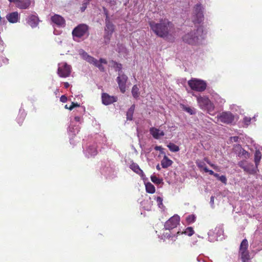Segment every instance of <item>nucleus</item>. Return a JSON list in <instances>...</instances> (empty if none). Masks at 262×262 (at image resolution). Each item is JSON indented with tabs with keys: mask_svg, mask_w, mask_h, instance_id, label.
Wrapping results in <instances>:
<instances>
[{
	"mask_svg": "<svg viewBox=\"0 0 262 262\" xmlns=\"http://www.w3.org/2000/svg\"><path fill=\"white\" fill-rule=\"evenodd\" d=\"M208 173L210 174V175H214V172L212 170H209L208 171Z\"/></svg>",
	"mask_w": 262,
	"mask_h": 262,
	"instance_id": "obj_56",
	"label": "nucleus"
},
{
	"mask_svg": "<svg viewBox=\"0 0 262 262\" xmlns=\"http://www.w3.org/2000/svg\"><path fill=\"white\" fill-rule=\"evenodd\" d=\"M60 100L61 102L65 103L67 101L68 98L65 95H62L60 98Z\"/></svg>",
	"mask_w": 262,
	"mask_h": 262,
	"instance_id": "obj_48",
	"label": "nucleus"
},
{
	"mask_svg": "<svg viewBox=\"0 0 262 262\" xmlns=\"http://www.w3.org/2000/svg\"><path fill=\"white\" fill-rule=\"evenodd\" d=\"M172 164V161L165 156V168L168 167Z\"/></svg>",
	"mask_w": 262,
	"mask_h": 262,
	"instance_id": "obj_38",
	"label": "nucleus"
},
{
	"mask_svg": "<svg viewBox=\"0 0 262 262\" xmlns=\"http://www.w3.org/2000/svg\"><path fill=\"white\" fill-rule=\"evenodd\" d=\"M81 55L82 57V58L85 59V60H86L88 62H89L90 63H91V62H93V61H94V59L95 58L90 56L88 54V53L84 51H82V52L81 53Z\"/></svg>",
	"mask_w": 262,
	"mask_h": 262,
	"instance_id": "obj_25",
	"label": "nucleus"
},
{
	"mask_svg": "<svg viewBox=\"0 0 262 262\" xmlns=\"http://www.w3.org/2000/svg\"><path fill=\"white\" fill-rule=\"evenodd\" d=\"M215 177H216V178H217V179H219V178L220 177V176L219 174L216 173H214V175H213Z\"/></svg>",
	"mask_w": 262,
	"mask_h": 262,
	"instance_id": "obj_57",
	"label": "nucleus"
},
{
	"mask_svg": "<svg viewBox=\"0 0 262 262\" xmlns=\"http://www.w3.org/2000/svg\"><path fill=\"white\" fill-rule=\"evenodd\" d=\"M161 165L162 166V167L163 168H164V160H162L161 161Z\"/></svg>",
	"mask_w": 262,
	"mask_h": 262,
	"instance_id": "obj_58",
	"label": "nucleus"
},
{
	"mask_svg": "<svg viewBox=\"0 0 262 262\" xmlns=\"http://www.w3.org/2000/svg\"><path fill=\"white\" fill-rule=\"evenodd\" d=\"M237 165L244 171L250 174H254L257 172V167H255L253 164L248 162L246 160L238 162Z\"/></svg>",
	"mask_w": 262,
	"mask_h": 262,
	"instance_id": "obj_8",
	"label": "nucleus"
},
{
	"mask_svg": "<svg viewBox=\"0 0 262 262\" xmlns=\"http://www.w3.org/2000/svg\"><path fill=\"white\" fill-rule=\"evenodd\" d=\"M195 218L196 217L194 215H189L186 217V222L188 224H191L194 222V221H195Z\"/></svg>",
	"mask_w": 262,
	"mask_h": 262,
	"instance_id": "obj_36",
	"label": "nucleus"
},
{
	"mask_svg": "<svg viewBox=\"0 0 262 262\" xmlns=\"http://www.w3.org/2000/svg\"><path fill=\"white\" fill-rule=\"evenodd\" d=\"M71 73V67L66 62H61L58 64L57 74L60 77L66 78L69 77Z\"/></svg>",
	"mask_w": 262,
	"mask_h": 262,
	"instance_id": "obj_6",
	"label": "nucleus"
},
{
	"mask_svg": "<svg viewBox=\"0 0 262 262\" xmlns=\"http://www.w3.org/2000/svg\"><path fill=\"white\" fill-rule=\"evenodd\" d=\"M146 191L149 193H154L155 192V186L150 182H147L145 184Z\"/></svg>",
	"mask_w": 262,
	"mask_h": 262,
	"instance_id": "obj_23",
	"label": "nucleus"
},
{
	"mask_svg": "<svg viewBox=\"0 0 262 262\" xmlns=\"http://www.w3.org/2000/svg\"><path fill=\"white\" fill-rule=\"evenodd\" d=\"M188 84L190 88L195 91L203 92L207 86L206 83L200 79L192 78L188 81Z\"/></svg>",
	"mask_w": 262,
	"mask_h": 262,
	"instance_id": "obj_3",
	"label": "nucleus"
},
{
	"mask_svg": "<svg viewBox=\"0 0 262 262\" xmlns=\"http://www.w3.org/2000/svg\"><path fill=\"white\" fill-rule=\"evenodd\" d=\"M115 30L114 25L110 21V20H105V27L104 31L105 32H110L113 33Z\"/></svg>",
	"mask_w": 262,
	"mask_h": 262,
	"instance_id": "obj_19",
	"label": "nucleus"
},
{
	"mask_svg": "<svg viewBox=\"0 0 262 262\" xmlns=\"http://www.w3.org/2000/svg\"><path fill=\"white\" fill-rule=\"evenodd\" d=\"M30 0H18L16 3V7L20 9H27L31 5Z\"/></svg>",
	"mask_w": 262,
	"mask_h": 262,
	"instance_id": "obj_16",
	"label": "nucleus"
},
{
	"mask_svg": "<svg viewBox=\"0 0 262 262\" xmlns=\"http://www.w3.org/2000/svg\"><path fill=\"white\" fill-rule=\"evenodd\" d=\"M183 110L190 115L195 114L196 113L195 110L194 108L189 106L183 105Z\"/></svg>",
	"mask_w": 262,
	"mask_h": 262,
	"instance_id": "obj_30",
	"label": "nucleus"
},
{
	"mask_svg": "<svg viewBox=\"0 0 262 262\" xmlns=\"http://www.w3.org/2000/svg\"><path fill=\"white\" fill-rule=\"evenodd\" d=\"M63 84H64V88L66 89L68 88L70 86V84L67 82H64Z\"/></svg>",
	"mask_w": 262,
	"mask_h": 262,
	"instance_id": "obj_51",
	"label": "nucleus"
},
{
	"mask_svg": "<svg viewBox=\"0 0 262 262\" xmlns=\"http://www.w3.org/2000/svg\"><path fill=\"white\" fill-rule=\"evenodd\" d=\"M7 20L11 23H16L19 19L18 13L17 12H13L7 15Z\"/></svg>",
	"mask_w": 262,
	"mask_h": 262,
	"instance_id": "obj_17",
	"label": "nucleus"
},
{
	"mask_svg": "<svg viewBox=\"0 0 262 262\" xmlns=\"http://www.w3.org/2000/svg\"><path fill=\"white\" fill-rule=\"evenodd\" d=\"M243 262H250V255L248 251L239 252Z\"/></svg>",
	"mask_w": 262,
	"mask_h": 262,
	"instance_id": "obj_22",
	"label": "nucleus"
},
{
	"mask_svg": "<svg viewBox=\"0 0 262 262\" xmlns=\"http://www.w3.org/2000/svg\"><path fill=\"white\" fill-rule=\"evenodd\" d=\"M103 9L104 13V14L106 16L105 20H109L108 13L107 10L105 7H103Z\"/></svg>",
	"mask_w": 262,
	"mask_h": 262,
	"instance_id": "obj_47",
	"label": "nucleus"
},
{
	"mask_svg": "<svg viewBox=\"0 0 262 262\" xmlns=\"http://www.w3.org/2000/svg\"><path fill=\"white\" fill-rule=\"evenodd\" d=\"M79 106V104L77 103L72 102L71 105L69 107L68 109L70 111L72 110L74 107Z\"/></svg>",
	"mask_w": 262,
	"mask_h": 262,
	"instance_id": "obj_43",
	"label": "nucleus"
},
{
	"mask_svg": "<svg viewBox=\"0 0 262 262\" xmlns=\"http://www.w3.org/2000/svg\"><path fill=\"white\" fill-rule=\"evenodd\" d=\"M98 61L100 63H101V64L102 63H104V64H106L107 63V61L106 60V59H103V58H100V60Z\"/></svg>",
	"mask_w": 262,
	"mask_h": 262,
	"instance_id": "obj_49",
	"label": "nucleus"
},
{
	"mask_svg": "<svg viewBox=\"0 0 262 262\" xmlns=\"http://www.w3.org/2000/svg\"><path fill=\"white\" fill-rule=\"evenodd\" d=\"M150 133L152 135V136L158 139L159 138L160 135H163V132H161L160 133V130L156 128L152 127L150 129Z\"/></svg>",
	"mask_w": 262,
	"mask_h": 262,
	"instance_id": "obj_21",
	"label": "nucleus"
},
{
	"mask_svg": "<svg viewBox=\"0 0 262 262\" xmlns=\"http://www.w3.org/2000/svg\"><path fill=\"white\" fill-rule=\"evenodd\" d=\"M149 25L151 29L158 36L163 37L164 36V24L161 21L160 23H156L154 21H150Z\"/></svg>",
	"mask_w": 262,
	"mask_h": 262,
	"instance_id": "obj_9",
	"label": "nucleus"
},
{
	"mask_svg": "<svg viewBox=\"0 0 262 262\" xmlns=\"http://www.w3.org/2000/svg\"><path fill=\"white\" fill-rule=\"evenodd\" d=\"M203 169L204 170L205 172H208V171L209 170L207 168V167L206 166L203 168Z\"/></svg>",
	"mask_w": 262,
	"mask_h": 262,
	"instance_id": "obj_55",
	"label": "nucleus"
},
{
	"mask_svg": "<svg viewBox=\"0 0 262 262\" xmlns=\"http://www.w3.org/2000/svg\"><path fill=\"white\" fill-rule=\"evenodd\" d=\"M155 149L156 150H162L163 149L162 147L161 146H156L155 147Z\"/></svg>",
	"mask_w": 262,
	"mask_h": 262,
	"instance_id": "obj_52",
	"label": "nucleus"
},
{
	"mask_svg": "<svg viewBox=\"0 0 262 262\" xmlns=\"http://www.w3.org/2000/svg\"><path fill=\"white\" fill-rule=\"evenodd\" d=\"M94 61H93V62H91V64H94L95 66L97 67V68H98V69L101 71H104V68L103 67V66L102 65V64L101 63H100L98 60H97L96 59L94 58Z\"/></svg>",
	"mask_w": 262,
	"mask_h": 262,
	"instance_id": "obj_31",
	"label": "nucleus"
},
{
	"mask_svg": "<svg viewBox=\"0 0 262 262\" xmlns=\"http://www.w3.org/2000/svg\"><path fill=\"white\" fill-rule=\"evenodd\" d=\"M248 246V241L246 239H243L241 244V245H240L239 252L248 251L247 250Z\"/></svg>",
	"mask_w": 262,
	"mask_h": 262,
	"instance_id": "obj_26",
	"label": "nucleus"
},
{
	"mask_svg": "<svg viewBox=\"0 0 262 262\" xmlns=\"http://www.w3.org/2000/svg\"><path fill=\"white\" fill-rule=\"evenodd\" d=\"M156 201H157V204L159 206V207L160 208H162V206H163V204H162L163 199H162V198L160 197V196H158L156 198Z\"/></svg>",
	"mask_w": 262,
	"mask_h": 262,
	"instance_id": "obj_39",
	"label": "nucleus"
},
{
	"mask_svg": "<svg viewBox=\"0 0 262 262\" xmlns=\"http://www.w3.org/2000/svg\"><path fill=\"white\" fill-rule=\"evenodd\" d=\"M167 146L172 152H177L180 150L179 146L172 143H169Z\"/></svg>",
	"mask_w": 262,
	"mask_h": 262,
	"instance_id": "obj_29",
	"label": "nucleus"
},
{
	"mask_svg": "<svg viewBox=\"0 0 262 262\" xmlns=\"http://www.w3.org/2000/svg\"><path fill=\"white\" fill-rule=\"evenodd\" d=\"M238 147L239 149V156H244L245 158H247L249 157V153L245 150L244 149L242 148V147L239 145L238 146Z\"/></svg>",
	"mask_w": 262,
	"mask_h": 262,
	"instance_id": "obj_33",
	"label": "nucleus"
},
{
	"mask_svg": "<svg viewBox=\"0 0 262 262\" xmlns=\"http://www.w3.org/2000/svg\"><path fill=\"white\" fill-rule=\"evenodd\" d=\"M157 168L158 169H160L159 165H158L157 166Z\"/></svg>",
	"mask_w": 262,
	"mask_h": 262,
	"instance_id": "obj_59",
	"label": "nucleus"
},
{
	"mask_svg": "<svg viewBox=\"0 0 262 262\" xmlns=\"http://www.w3.org/2000/svg\"><path fill=\"white\" fill-rule=\"evenodd\" d=\"M89 5L88 2H85V1L82 4V6L80 8V10L81 12H84L87 8L88 5Z\"/></svg>",
	"mask_w": 262,
	"mask_h": 262,
	"instance_id": "obj_41",
	"label": "nucleus"
},
{
	"mask_svg": "<svg viewBox=\"0 0 262 262\" xmlns=\"http://www.w3.org/2000/svg\"><path fill=\"white\" fill-rule=\"evenodd\" d=\"M135 109V105L133 104L130 107L126 113V118L128 120H132L133 114Z\"/></svg>",
	"mask_w": 262,
	"mask_h": 262,
	"instance_id": "obj_20",
	"label": "nucleus"
},
{
	"mask_svg": "<svg viewBox=\"0 0 262 262\" xmlns=\"http://www.w3.org/2000/svg\"><path fill=\"white\" fill-rule=\"evenodd\" d=\"M204 160H205V161H206V162H207L208 164H209L211 167H212L214 169H217V166H216V165H214V164H212V163L210 162V161H209V160H208V159H207V158H205V159H204Z\"/></svg>",
	"mask_w": 262,
	"mask_h": 262,
	"instance_id": "obj_46",
	"label": "nucleus"
},
{
	"mask_svg": "<svg viewBox=\"0 0 262 262\" xmlns=\"http://www.w3.org/2000/svg\"><path fill=\"white\" fill-rule=\"evenodd\" d=\"M127 79V76L124 73H118V76L117 77L116 80L122 93H124L126 91V84Z\"/></svg>",
	"mask_w": 262,
	"mask_h": 262,
	"instance_id": "obj_10",
	"label": "nucleus"
},
{
	"mask_svg": "<svg viewBox=\"0 0 262 262\" xmlns=\"http://www.w3.org/2000/svg\"><path fill=\"white\" fill-rule=\"evenodd\" d=\"M166 234L167 235V237H168L169 236V234H168L167 233H166Z\"/></svg>",
	"mask_w": 262,
	"mask_h": 262,
	"instance_id": "obj_60",
	"label": "nucleus"
},
{
	"mask_svg": "<svg viewBox=\"0 0 262 262\" xmlns=\"http://www.w3.org/2000/svg\"><path fill=\"white\" fill-rule=\"evenodd\" d=\"M132 93L134 98L136 99H137L139 96V90L137 85H134L132 88Z\"/></svg>",
	"mask_w": 262,
	"mask_h": 262,
	"instance_id": "obj_27",
	"label": "nucleus"
},
{
	"mask_svg": "<svg viewBox=\"0 0 262 262\" xmlns=\"http://www.w3.org/2000/svg\"><path fill=\"white\" fill-rule=\"evenodd\" d=\"M112 66L115 68L116 71H118L119 73H122V66L121 63H119L114 61H112Z\"/></svg>",
	"mask_w": 262,
	"mask_h": 262,
	"instance_id": "obj_28",
	"label": "nucleus"
},
{
	"mask_svg": "<svg viewBox=\"0 0 262 262\" xmlns=\"http://www.w3.org/2000/svg\"><path fill=\"white\" fill-rule=\"evenodd\" d=\"M197 166L201 169H203L206 165L204 162L200 161H196Z\"/></svg>",
	"mask_w": 262,
	"mask_h": 262,
	"instance_id": "obj_40",
	"label": "nucleus"
},
{
	"mask_svg": "<svg viewBox=\"0 0 262 262\" xmlns=\"http://www.w3.org/2000/svg\"><path fill=\"white\" fill-rule=\"evenodd\" d=\"M251 120V118L250 117H245L244 118V122L245 124L247 125H248L250 124Z\"/></svg>",
	"mask_w": 262,
	"mask_h": 262,
	"instance_id": "obj_42",
	"label": "nucleus"
},
{
	"mask_svg": "<svg viewBox=\"0 0 262 262\" xmlns=\"http://www.w3.org/2000/svg\"><path fill=\"white\" fill-rule=\"evenodd\" d=\"M65 108H66L68 109L69 107H68V105H66V106H65Z\"/></svg>",
	"mask_w": 262,
	"mask_h": 262,
	"instance_id": "obj_61",
	"label": "nucleus"
},
{
	"mask_svg": "<svg viewBox=\"0 0 262 262\" xmlns=\"http://www.w3.org/2000/svg\"><path fill=\"white\" fill-rule=\"evenodd\" d=\"M203 29L201 27L185 33L182 37L183 41L187 43L195 45L203 39Z\"/></svg>",
	"mask_w": 262,
	"mask_h": 262,
	"instance_id": "obj_1",
	"label": "nucleus"
},
{
	"mask_svg": "<svg viewBox=\"0 0 262 262\" xmlns=\"http://www.w3.org/2000/svg\"><path fill=\"white\" fill-rule=\"evenodd\" d=\"M218 180L221 181L222 183L226 184L227 179L225 176L222 175L221 176H220Z\"/></svg>",
	"mask_w": 262,
	"mask_h": 262,
	"instance_id": "obj_44",
	"label": "nucleus"
},
{
	"mask_svg": "<svg viewBox=\"0 0 262 262\" xmlns=\"http://www.w3.org/2000/svg\"><path fill=\"white\" fill-rule=\"evenodd\" d=\"M24 120V116L21 114L19 116H18L17 117V121L20 124V125H21L23 121Z\"/></svg>",
	"mask_w": 262,
	"mask_h": 262,
	"instance_id": "obj_45",
	"label": "nucleus"
},
{
	"mask_svg": "<svg viewBox=\"0 0 262 262\" xmlns=\"http://www.w3.org/2000/svg\"><path fill=\"white\" fill-rule=\"evenodd\" d=\"M210 203L213 205L214 204V196H212L210 198Z\"/></svg>",
	"mask_w": 262,
	"mask_h": 262,
	"instance_id": "obj_54",
	"label": "nucleus"
},
{
	"mask_svg": "<svg viewBox=\"0 0 262 262\" xmlns=\"http://www.w3.org/2000/svg\"><path fill=\"white\" fill-rule=\"evenodd\" d=\"M130 169L133 170L136 173L139 174L141 177L144 179V177H145V175L144 174L143 171L140 169L139 165L135 163H133L130 165Z\"/></svg>",
	"mask_w": 262,
	"mask_h": 262,
	"instance_id": "obj_18",
	"label": "nucleus"
},
{
	"mask_svg": "<svg viewBox=\"0 0 262 262\" xmlns=\"http://www.w3.org/2000/svg\"><path fill=\"white\" fill-rule=\"evenodd\" d=\"M102 102L105 105H110L118 100L116 96H110L107 93H103L101 95Z\"/></svg>",
	"mask_w": 262,
	"mask_h": 262,
	"instance_id": "obj_13",
	"label": "nucleus"
},
{
	"mask_svg": "<svg viewBox=\"0 0 262 262\" xmlns=\"http://www.w3.org/2000/svg\"><path fill=\"white\" fill-rule=\"evenodd\" d=\"M183 233L188 236H191L194 233V231L192 227H188Z\"/></svg>",
	"mask_w": 262,
	"mask_h": 262,
	"instance_id": "obj_37",
	"label": "nucleus"
},
{
	"mask_svg": "<svg viewBox=\"0 0 262 262\" xmlns=\"http://www.w3.org/2000/svg\"><path fill=\"white\" fill-rule=\"evenodd\" d=\"M113 33L110 32H105L104 36V41L106 44L110 42Z\"/></svg>",
	"mask_w": 262,
	"mask_h": 262,
	"instance_id": "obj_34",
	"label": "nucleus"
},
{
	"mask_svg": "<svg viewBox=\"0 0 262 262\" xmlns=\"http://www.w3.org/2000/svg\"><path fill=\"white\" fill-rule=\"evenodd\" d=\"M52 23L55 24L58 27H64L66 25V20L64 18L60 15L54 14L51 17Z\"/></svg>",
	"mask_w": 262,
	"mask_h": 262,
	"instance_id": "obj_14",
	"label": "nucleus"
},
{
	"mask_svg": "<svg viewBox=\"0 0 262 262\" xmlns=\"http://www.w3.org/2000/svg\"><path fill=\"white\" fill-rule=\"evenodd\" d=\"M150 178L151 181L156 184H160L162 182V179H159L155 175L151 176Z\"/></svg>",
	"mask_w": 262,
	"mask_h": 262,
	"instance_id": "obj_35",
	"label": "nucleus"
},
{
	"mask_svg": "<svg viewBox=\"0 0 262 262\" xmlns=\"http://www.w3.org/2000/svg\"><path fill=\"white\" fill-rule=\"evenodd\" d=\"M180 222V217L178 215H174L170 217L165 223V229L170 230L177 226Z\"/></svg>",
	"mask_w": 262,
	"mask_h": 262,
	"instance_id": "obj_12",
	"label": "nucleus"
},
{
	"mask_svg": "<svg viewBox=\"0 0 262 262\" xmlns=\"http://www.w3.org/2000/svg\"><path fill=\"white\" fill-rule=\"evenodd\" d=\"M88 151L92 156H96L97 154V149L94 146H90L88 149Z\"/></svg>",
	"mask_w": 262,
	"mask_h": 262,
	"instance_id": "obj_32",
	"label": "nucleus"
},
{
	"mask_svg": "<svg viewBox=\"0 0 262 262\" xmlns=\"http://www.w3.org/2000/svg\"><path fill=\"white\" fill-rule=\"evenodd\" d=\"M89 27L84 24H80L73 30L72 34L73 39L78 41L79 39H83L89 35Z\"/></svg>",
	"mask_w": 262,
	"mask_h": 262,
	"instance_id": "obj_2",
	"label": "nucleus"
},
{
	"mask_svg": "<svg viewBox=\"0 0 262 262\" xmlns=\"http://www.w3.org/2000/svg\"><path fill=\"white\" fill-rule=\"evenodd\" d=\"M74 119L77 122H79L80 121V117H79V116H76L75 118H74Z\"/></svg>",
	"mask_w": 262,
	"mask_h": 262,
	"instance_id": "obj_53",
	"label": "nucleus"
},
{
	"mask_svg": "<svg viewBox=\"0 0 262 262\" xmlns=\"http://www.w3.org/2000/svg\"><path fill=\"white\" fill-rule=\"evenodd\" d=\"M27 24L32 28L36 27L39 22V19L37 15L31 14L27 19Z\"/></svg>",
	"mask_w": 262,
	"mask_h": 262,
	"instance_id": "obj_15",
	"label": "nucleus"
},
{
	"mask_svg": "<svg viewBox=\"0 0 262 262\" xmlns=\"http://www.w3.org/2000/svg\"><path fill=\"white\" fill-rule=\"evenodd\" d=\"M203 9L200 4H198L194 6L192 18V21L194 24H200L203 21L204 18Z\"/></svg>",
	"mask_w": 262,
	"mask_h": 262,
	"instance_id": "obj_5",
	"label": "nucleus"
},
{
	"mask_svg": "<svg viewBox=\"0 0 262 262\" xmlns=\"http://www.w3.org/2000/svg\"><path fill=\"white\" fill-rule=\"evenodd\" d=\"M261 155L260 151L259 150H256L254 155V162L256 167H257V166L261 160Z\"/></svg>",
	"mask_w": 262,
	"mask_h": 262,
	"instance_id": "obj_24",
	"label": "nucleus"
},
{
	"mask_svg": "<svg viewBox=\"0 0 262 262\" xmlns=\"http://www.w3.org/2000/svg\"><path fill=\"white\" fill-rule=\"evenodd\" d=\"M231 139H233L234 142H237L238 140V137L237 136L232 137Z\"/></svg>",
	"mask_w": 262,
	"mask_h": 262,
	"instance_id": "obj_50",
	"label": "nucleus"
},
{
	"mask_svg": "<svg viewBox=\"0 0 262 262\" xmlns=\"http://www.w3.org/2000/svg\"><path fill=\"white\" fill-rule=\"evenodd\" d=\"M197 101L200 107L207 110L209 114L214 110V106L210 100L206 97H198Z\"/></svg>",
	"mask_w": 262,
	"mask_h": 262,
	"instance_id": "obj_4",
	"label": "nucleus"
},
{
	"mask_svg": "<svg viewBox=\"0 0 262 262\" xmlns=\"http://www.w3.org/2000/svg\"><path fill=\"white\" fill-rule=\"evenodd\" d=\"M218 120L226 124L231 123L233 122L234 116L230 112H223L217 116Z\"/></svg>",
	"mask_w": 262,
	"mask_h": 262,
	"instance_id": "obj_11",
	"label": "nucleus"
},
{
	"mask_svg": "<svg viewBox=\"0 0 262 262\" xmlns=\"http://www.w3.org/2000/svg\"><path fill=\"white\" fill-rule=\"evenodd\" d=\"M165 40L173 42L174 39V28L173 25L169 21L167 23L165 20Z\"/></svg>",
	"mask_w": 262,
	"mask_h": 262,
	"instance_id": "obj_7",
	"label": "nucleus"
}]
</instances>
